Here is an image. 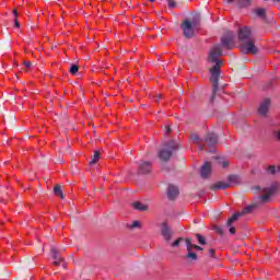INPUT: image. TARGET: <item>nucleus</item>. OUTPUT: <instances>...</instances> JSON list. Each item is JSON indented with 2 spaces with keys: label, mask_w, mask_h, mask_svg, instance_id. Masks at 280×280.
I'll return each mask as SVG.
<instances>
[{
  "label": "nucleus",
  "mask_w": 280,
  "mask_h": 280,
  "mask_svg": "<svg viewBox=\"0 0 280 280\" xmlns=\"http://www.w3.org/2000/svg\"><path fill=\"white\" fill-rule=\"evenodd\" d=\"M220 56H222V47L220 45H215L209 55V62H214L215 65L210 69L211 78L210 82H212V97H215V93H218V82L220 80V69H222V60H220Z\"/></svg>",
  "instance_id": "obj_1"
},
{
  "label": "nucleus",
  "mask_w": 280,
  "mask_h": 280,
  "mask_svg": "<svg viewBox=\"0 0 280 280\" xmlns=\"http://www.w3.org/2000/svg\"><path fill=\"white\" fill-rule=\"evenodd\" d=\"M190 139L192 143L198 145L199 150H206V152H215V144L218 143V135L208 133L206 140H202L198 133H191Z\"/></svg>",
  "instance_id": "obj_2"
},
{
  "label": "nucleus",
  "mask_w": 280,
  "mask_h": 280,
  "mask_svg": "<svg viewBox=\"0 0 280 280\" xmlns=\"http://www.w3.org/2000/svg\"><path fill=\"white\" fill-rule=\"evenodd\" d=\"M176 150H178V143L174 140H170L164 143V149L159 152V159H161V161H167L168 159H172V154Z\"/></svg>",
  "instance_id": "obj_3"
},
{
  "label": "nucleus",
  "mask_w": 280,
  "mask_h": 280,
  "mask_svg": "<svg viewBox=\"0 0 280 280\" xmlns=\"http://www.w3.org/2000/svg\"><path fill=\"white\" fill-rule=\"evenodd\" d=\"M186 38L194 37V30H200V23L196 20H185L180 26Z\"/></svg>",
  "instance_id": "obj_4"
},
{
  "label": "nucleus",
  "mask_w": 280,
  "mask_h": 280,
  "mask_svg": "<svg viewBox=\"0 0 280 280\" xmlns=\"http://www.w3.org/2000/svg\"><path fill=\"white\" fill-rule=\"evenodd\" d=\"M280 184L275 182L270 187L264 189V195L260 197L261 202H268L272 196L279 192Z\"/></svg>",
  "instance_id": "obj_5"
},
{
  "label": "nucleus",
  "mask_w": 280,
  "mask_h": 280,
  "mask_svg": "<svg viewBox=\"0 0 280 280\" xmlns=\"http://www.w3.org/2000/svg\"><path fill=\"white\" fill-rule=\"evenodd\" d=\"M241 51L242 54H257L259 49L255 46V38L248 39L246 42H241Z\"/></svg>",
  "instance_id": "obj_6"
},
{
  "label": "nucleus",
  "mask_w": 280,
  "mask_h": 280,
  "mask_svg": "<svg viewBox=\"0 0 280 280\" xmlns=\"http://www.w3.org/2000/svg\"><path fill=\"white\" fill-rule=\"evenodd\" d=\"M221 45L225 49H232L235 47V34L233 32H228L223 37H221Z\"/></svg>",
  "instance_id": "obj_7"
},
{
  "label": "nucleus",
  "mask_w": 280,
  "mask_h": 280,
  "mask_svg": "<svg viewBox=\"0 0 280 280\" xmlns=\"http://www.w3.org/2000/svg\"><path fill=\"white\" fill-rule=\"evenodd\" d=\"M255 211V206H246L243 208L241 212L234 213L229 220H228V226H231L233 222H237L240 220L241 215H246L247 213H253Z\"/></svg>",
  "instance_id": "obj_8"
},
{
  "label": "nucleus",
  "mask_w": 280,
  "mask_h": 280,
  "mask_svg": "<svg viewBox=\"0 0 280 280\" xmlns=\"http://www.w3.org/2000/svg\"><path fill=\"white\" fill-rule=\"evenodd\" d=\"M255 37L253 36V32L250 27L244 26L238 30V40L240 43H245L246 40H253Z\"/></svg>",
  "instance_id": "obj_9"
},
{
  "label": "nucleus",
  "mask_w": 280,
  "mask_h": 280,
  "mask_svg": "<svg viewBox=\"0 0 280 280\" xmlns=\"http://www.w3.org/2000/svg\"><path fill=\"white\" fill-rule=\"evenodd\" d=\"M229 183L226 182H217L213 186L212 189H229V187H231L232 183H235L237 180V176L236 175H231L228 178Z\"/></svg>",
  "instance_id": "obj_10"
},
{
  "label": "nucleus",
  "mask_w": 280,
  "mask_h": 280,
  "mask_svg": "<svg viewBox=\"0 0 280 280\" xmlns=\"http://www.w3.org/2000/svg\"><path fill=\"white\" fill-rule=\"evenodd\" d=\"M268 108H270V98H265L258 108L259 115L266 117V115L268 114Z\"/></svg>",
  "instance_id": "obj_11"
},
{
  "label": "nucleus",
  "mask_w": 280,
  "mask_h": 280,
  "mask_svg": "<svg viewBox=\"0 0 280 280\" xmlns=\"http://www.w3.org/2000/svg\"><path fill=\"white\" fill-rule=\"evenodd\" d=\"M211 162H205V164L201 166L200 174L202 178H209L211 176Z\"/></svg>",
  "instance_id": "obj_12"
},
{
  "label": "nucleus",
  "mask_w": 280,
  "mask_h": 280,
  "mask_svg": "<svg viewBox=\"0 0 280 280\" xmlns=\"http://www.w3.org/2000/svg\"><path fill=\"white\" fill-rule=\"evenodd\" d=\"M161 233L164 240H166V242H170V240H172V231L170 230L167 222L162 223Z\"/></svg>",
  "instance_id": "obj_13"
},
{
  "label": "nucleus",
  "mask_w": 280,
  "mask_h": 280,
  "mask_svg": "<svg viewBox=\"0 0 280 280\" xmlns=\"http://www.w3.org/2000/svg\"><path fill=\"white\" fill-rule=\"evenodd\" d=\"M152 172V163L142 162L139 165V174H150Z\"/></svg>",
  "instance_id": "obj_14"
},
{
  "label": "nucleus",
  "mask_w": 280,
  "mask_h": 280,
  "mask_svg": "<svg viewBox=\"0 0 280 280\" xmlns=\"http://www.w3.org/2000/svg\"><path fill=\"white\" fill-rule=\"evenodd\" d=\"M178 194H180V191L178 190V187H176L174 185H168L167 196H168L170 200H174V198H176V196H178Z\"/></svg>",
  "instance_id": "obj_15"
},
{
  "label": "nucleus",
  "mask_w": 280,
  "mask_h": 280,
  "mask_svg": "<svg viewBox=\"0 0 280 280\" xmlns=\"http://www.w3.org/2000/svg\"><path fill=\"white\" fill-rule=\"evenodd\" d=\"M50 253L52 259H55V261L52 262L54 266H60V264H65V258H58V252L56 250V248L52 247Z\"/></svg>",
  "instance_id": "obj_16"
},
{
  "label": "nucleus",
  "mask_w": 280,
  "mask_h": 280,
  "mask_svg": "<svg viewBox=\"0 0 280 280\" xmlns=\"http://www.w3.org/2000/svg\"><path fill=\"white\" fill-rule=\"evenodd\" d=\"M186 246L188 250V257L190 259H198V255H196V253H194V249L191 248V238H186Z\"/></svg>",
  "instance_id": "obj_17"
},
{
  "label": "nucleus",
  "mask_w": 280,
  "mask_h": 280,
  "mask_svg": "<svg viewBox=\"0 0 280 280\" xmlns=\"http://www.w3.org/2000/svg\"><path fill=\"white\" fill-rule=\"evenodd\" d=\"M133 209H137L138 211H148V206L141 203V201H136L132 203Z\"/></svg>",
  "instance_id": "obj_18"
},
{
  "label": "nucleus",
  "mask_w": 280,
  "mask_h": 280,
  "mask_svg": "<svg viewBox=\"0 0 280 280\" xmlns=\"http://www.w3.org/2000/svg\"><path fill=\"white\" fill-rule=\"evenodd\" d=\"M54 194H55V196H57L58 198H61V200L65 199V194H62V189L60 188V186L56 185V186L54 187Z\"/></svg>",
  "instance_id": "obj_19"
},
{
  "label": "nucleus",
  "mask_w": 280,
  "mask_h": 280,
  "mask_svg": "<svg viewBox=\"0 0 280 280\" xmlns=\"http://www.w3.org/2000/svg\"><path fill=\"white\" fill-rule=\"evenodd\" d=\"M240 8H248L250 5V0H238Z\"/></svg>",
  "instance_id": "obj_20"
},
{
  "label": "nucleus",
  "mask_w": 280,
  "mask_h": 280,
  "mask_svg": "<svg viewBox=\"0 0 280 280\" xmlns=\"http://www.w3.org/2000/svg\"><path fill=\"white\" fill-rule=\"evenodd\" d=\"M256 14L261 19H266V9H256Z\"/></svg>",
  "instance_id": "obj_21"
},
{
  "label": "nucleus",
  "mask_w": 280,
  "mask_h": 280,
  "mask_svg": "<svg viewBox=\"0 0 280 280\" xmlns=\"http://www.w3.org/2000/svg\"><path fill=\"white\" fill-rule=\"evenodd\" d=\"M78 71H80V67H78V65H72V66L70 67V73H71L72 75H75V74L78 73Z\"/></svg>",
  "instance_id": "obj_22"
},
{
  "label": "nucleus",
  "mask_w": 280,
  "mask_h": 280,
  "mask_svg": "<svg viewBox=\"0 0 280 280\" xmlns=\"http://www.w3.org/2000/svg\"><path fill=\"white\" fill-rule=\"evenodd\" d=\"M100 161V151H95L93 160L90 162L91 165H95Z\"/></svg>",
  "instance_id": "obj_23"
},
{
  "label": "nucleus",
  "mask_w": 280,
  "mask_h": 280,
  "mask_svg": "<svg viewBox=\"0 0 280 280\" xmlns=\"http://www.w3.org/2000/svg\"><path fill=\"white\" fill-rule=\"evenodd\" d=\"M267 172L269 174H277V167L275 165H270L268 166Z\"/></svg>",
  "instance_id": "obj_24"
},
{
  "label": "nucleus",
  "mask_w": 280,
  "mask_h": 280,
  "mask_svg": "<svg viewBox=\"0 0 280 280\" xmlns=\"http://www.w3.org/2000/svg\"><path fill=\"white\" fill-rule=\"evenodd\" d=\"M196 237H197L199 244H201V245L207 244V242L205 241V237H202V235L197 234Z\"/></svg>",
  "instance_id": "obj_25"
},
{
  "label": "nucleus",
  "mask_w": 280,
  "mask_h": 280,
  "mask_svg": "<svg viewBox=\"0 0 280 280\" xmlns=\"http://www.w3.org/2000/svg\"><path fill=\"white\" fill-rule=\"evenodd\" d=\"M13 14H14V16H15V19H14L15 27H21V24H19V20L16 19V16H18V11H16V9L13 10Z\"/></svg>",
  "instance_id": "obj_26"
},
{
  "label": "nucleus",
  "mask_w": 280,
  "mask_h": 280,
  "mask_svg": "<svg viewBox=\"0 0 280 280\" xmlns=\"http://www.w3.org/2000/svg\"><path fill=\"white\" fill-rule=\"evenodd\" d=\"M168 3V8L173 10V8H176V1L175 0H166Z\"/></svg>",
  "instance_id": "obj_27"
},
{
  "label": "nucleus",
  "mask_w": 280,
  "mask_h": 280,
  "mask_svg": "<svg viewBox=\"0 0 280 280\" xmlns=\"http://www.w3.org/2000/svg\"><path fill=\"white\" fill-rule=\"evenodd\" d=\"M137 226H141V223L139 221H133V223L130 225V229H137Z\"/></svg>",
  "instance_id": "obj_28"
},
{
  "label": "nucleus",
  "mask_w": 280,
  "mask_h": 280,
  "mask_svg": "<svg viewBox=\"0 0 280 280\" xmlns=\"http://www.w3.org/2000/svg\"><path fill=\"white\" fill-rule=\"evenodd\" d=\"M180 242H183V238H177V240L172 244V246H173V247L179 246V245H180Z\"/></svg>",
  "instance_id": "obj_29"
},
{
  "label": "nucleus",
  "mask_w": 280,
  "mask_h": 280,
  "mask_svg": "<svg viewBox=\"0 0 280 280\" xmlns=\"http://www.w3.org/2000/svg\"><path fill=\"white\" fill-rule=\"evenodd\" d=\"M219 163H221L222 167H224V168L229 167V165H230L229 161H223V162H219Z\"/></svg>",
  "instance_id": "obj_30"
},
{
  "label": "nucleus",
  "mask_w": 280,
  "mask_h": 280,
  "mask_svg": "<svg viewBox=\"0 0 280 280\" xmlns=\"http://www.w3.org/2000/svg\"><path fill=\"white\" fill-rule=\"evenodd\" d=\"M191 248L195 250H202V247L198 246V245H195V244H191Z\"/></svg>",
  "instance_id": "obj_31"
},
{
  "label": "nucleus",
  "mask_w": 280,
  "mask_h": 280,
  "mask_svg": "<svg viewBox=\"0 0 280 280\" xmlns=\"http://www.w3.org/2000/svg\"><path fill=\"white\" fill-rule=\"evenodd\" d=\"M24 67L26 69H30V67H32V62L31 61H24Z\"/></svg>",
  "instance_id": "obj_32"
},
{
  "label": "nucleus",
  "mask_w": 280,
  "mask_h": 280,
  "mask_svg": "<svg viewBox=\"0 0 280 280\" xmlns=\"http://www.w3.org/2000/svg\"><path fill=\"white\" fill-rule=\"evenodd\" d=\"M161 100H163V95H158L155 96V102L159 104V102H161Z\"/></svg>",
  "instance_id": "obj_33"
},
{
  "label": "nucleus",
  "mask_w": 280,
  "mask_h": 280,
  "mask_svg": "<svg viewBox=\"0 0 280 280\" xmlns=\"http://www.w3.org/2000/svg\"><path fill=\"white\" fill-rule=\"evenodd\" d=\"M235 231H236V230H235V226H231V228H230V233H231V235H235Z\"/></svg>",
  "instance_id": "obj_34"
},
{
  "label": "nucleus",
  "mask_w": 280,
  "mask_h": 280,
  "mask_svg": "<svg viewBox=\"0 0 280 280\" xmlns=\"http://www.w3.org/2000/svg\"><path fill=\"white\" fill-rule=\"evenodd\" d=\"M209 254H210L211 257H215V249H210Z\"/></svg>",
  "instance_id": "obj_35"
},
{
  "label": "nucleus",
  "mask_w": 280,
  "mask_h": 280,
  "mask_svg": "<svg viewBox=\"0 0 280 280\" xmlns=\"http://www.w3.org/2000/svg\"><path fill=\"white\" fill-rule=\"evenodd\" d=\"M165 130H166V135H170V132H172V128H170V126H166Z\"/></svg>",
  "instance_id": "obj_36"
},
{
  "label": "nucleus",
  "mask_w": 280,
  "mask_h": 280,
  "mask_svg": "<svg viewBox=\"0 0 280 280\" xmlns=\"http://www.w3.org/2000/svg\"><path fill=\"white\" fill-rule=\"evenodd\" d=\"M277 139L280 141V130L275 132Z\"/></svg>",
  "instance_id": "obj_37"
},
{
  "label": "nucleus",
  "mask_w": 280,
  "mask_h": 280,
  "mask_svg": "<svg viewBox=\"0 0 280 280\" xmlns=\"http://www.w3.org/2000/svg\"><path fill=\"white\" fill-rule=\"evenodd\" d=\"M228 3H233V0H228Z\"/></svg>",
  "instance_id": "obj_38"
},
{
  "label": "nucleus",
  "mask_w": 280,
  "mask_h": 280,
  "mask_svg": "<svg viewBox=\"0 0 280 280\" xmlns=\"http://www.w3.org/2000/svg\"><path fill=\"white\" fill-rule=\"evenodd\" d=\"M256 189H258V190H259V189H261V188H260L259 186H257V187H256Z\"/></svg>",
  "instance_id": "obj_39"
},
{
  "label": "nucleus",
  "mask_w": 280,
  "mask_h": 280,
  "mask_svg": "<svg viewBox=\"0 0 280 280\" xmlns=\"http://www.w3.org/2000/svg\"><path fill=\"white\" fill-rule=\"evenodd\" d=\"M278 172H280V166H278Z\"/></svg>",
  "instance_id": "obj_40"
},
{
  "label": "nucleus",
  "mask_w": 280,
  "mask_h": 280,
  "mask_svg": "<svg viewBox=\"0 0 280 280\" xmlns=\"http://www.w3.org/2000/svg\"><path fill=\"white\" fill-rule=\"evenodd\" d=\"M149 1L154 2V0H149Z\"/></svg>",
  "instance_id": "obj_41"
},
{
  "label": "nucleus",
  "mask_w": 280,
  "mask_h": 280,
  "mask_svg": "<svg viewBox=\"0 0 280 280\" xmlns=\"http://www.w3.org/2000/svg\"><path fill=\"white\" fill-rule=\"evenodd\" d=\"M277 1H280V0H277Z\"/></svg>",
  "instance_id": "obj_42"
}]
</instances>
